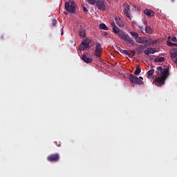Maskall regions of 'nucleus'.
<instances>
[{
	"instance_id": "2eb2a0df",
	"label": "nucleus",
	"mask_w": 177,
	"mask_h": 177,
	"mask_svg": "<svg viewBox=\"0 0 177 177\" xmlns=\"http://www.w3.org/2000/svg\"><path fill=\"white\" fill-rule=\"evenodd\" d=\"M119 37L123 40L127 39L129 38H131V37L129 36V35H127L122 32H119L118 33H116Z\"/></svg>"
},
{
	"instance_id": "bb28decb",
	"label": "nucleus",
	"mask_w": 177,
	"mask_h": 177,
	"mask_svg": "<svg viewBox=\"0 0 177 177\" xmlns=\"http://www.w3.org/2000/svg\"><path fill=\"white\" fill-rule=\"evenodd\" d=\"M88 1V3L90 5H95L97 3V1L96 0H87Z\"/></svg>"
},
{
	"instance_id": "f257e3e1",
	"label": "nucleus",
	"mask_w": 177,
	"mask_h": 177,
	"mask_svg": "<svg viewBox=\"0 0 177 177\" xmlns=\"http://www.w3.org/2000/svg\"><path fill=\"white\" fill-rule=\"evenodd\" d=\"M156 73L161 77H156L153 82H155L156 86L161 87L165 84V81L169 76V67H167V66H165L164 68L158 66L156 68Z\"/></svg>"
},
{
	"instance_id": "aec40b11",
	"label": "nucleus",
	"mask_w": 177,
	"mask_h": 177,
	"mask_svg": "<svg viewBox=\"0 0 177 177\" xmlns=\"http://www.w3.org/2000/svg\"><path fill=\"white\" fill-rule=\"evenodd\" d=\"M165 61V58L164 57H158L155 59L156 63H162Z\"/></svg>"
},
{
	"instance_id": "f3484780",
	"label": "nucleus",
	"mask_w": 177,
	"mask_h": 177,
	"mask_svg": "<svg viewBox=\"0 0 177 177\" xmlns=\"http://www.w3.org/2000/svg\"><path fill=\"white\" fill-rule=\"evenodd\" d=\"M167 44L169 46H176L175 48H173V53H177V44H174L171 42V40H167Z\"/></svg>"
},
{
	"instance_id": "20e7f679",
	"label": "nucleus",
	"mask_w": 177,
	"mask_h": 177,
	"mask_svg": "<svg viewBox=\"0 0 177 177\" xmlns=\"http://www.w3.org/2000/svg\"><path fill=\"white\" fill-rule=\"evenodd\" d=\"M60 160L59 153H54L47 157V160L50 162H57Z\"/></svg>"
},
{
	"instance_id": "412c9836",
	"label": "nucleus",
	"mask_w": 177,
	"mask_h": 177,
	"mask_svg": "<svg viewBox=\"0 0 177 177\" xmlns=\"http://www.w3.org/2000/svg\"><path fill=\"white\" fill-rule=\"evenodd\" d=\"M147 46H145V45H141L140 46V47L137 49V51H138V53H143V50H145V48H146Z\"/></svg>"
},
{
	"instance_id": "9b49d317",
	"label": "nucleus",
	"mask_w": 177,
	"mask_h": 177,
	"mask_svg": "<svg viewBox=\"0 0 177 177\" xmlns=\"http://www.w3.org/2000/svg\"><path fill=\"white\" fill-rule=\"evenodd\" d=\"M115 21H116L117 26L123 28L124 26V23L121 19V17H115Z\"/></svg>"
},
{
	"instance_id": "a878e982",
	"label": "nucleus",
	"mask_w": 177,
	"mask_h": 177,
	"mask_svg": "<svg viewBox=\"0 0 177 177\" xmlns=\"http://www.w3.org/2000/svg\"><path fill=\"white\" fill-rule=\"evenodd\" d=\"M155 70L154 69H151L147 71V75L148 77H151L153 74H154Z\"/></svg>"
},
{
	"instance_id": "f704fd0d",
	"label": "nucleus",
	"mask_w": 177,
	"mask_h": 177,
	"mask_svg": "<svg viewBox=\"0 0 177 177\" xmlns=\"http://www.w3.org/2000/svg\"><path fill=\"white\" fill-rule=\"evenodd\" d=\"M54 143H55L57 146H58L59 147H60V144L58 145V144H57V142H54Z\"/></svg>"
},
{
	"instance_id": "6e6552de",
	"label": "nucleus",
	"mask_w": 177,
	"mask_h": 177,
	"mask_svg": "<svg viewBox=\"0 0 177 177\" xmlns=\"http://www.w3.org/2000/svg\"><path fill=\"white\" fill-rule=\"evenodd\" d=\"M130 8H131L130 5L126 4L124 6V9H123V12L126 15V17H128L129 19H131V13L129 12L130 11Z\"/></svg>"
},
{
	"instance_id": "9d476101",
	"label": "nucleus",
	"mask_w": 177,
	"mask_h": 177,
	"mask_svg": "<svg viewBox=\"0 0 177 177\" xmlns=\"http://www.w3.org/2000/svg\"><path fill=\"white\" fill-rule=\"evenodd\" d=\"M157 43L156 40H152L151 38H148L145 41V47H147L149 46L154 45Z\"/></svg>"
},
{
	"instance_id": "7ed1b4c3",
	"label": "nucleus",
	"mask_w": 177,
	"mask_h": 177,
	"mask_svg": "<svg viewBox=\"0 0 177 177\" xmlns=\"http://www.w3.org/2000/svg\"><path fill=\"white\" fill-rule=\"evenodd\" d=\"M129 80H130L131 84H135L137 85H142L144 84L143 77H138L133 74H130V75H129Z\"/></svg>"
},
{
	"instance_id": "dca6fc26",
	"label": "nucleus",
	"mask_w": 177,
	"mask_h": 177,
	"mask_svg": "<svg viewBox=\"0 0 177 177\" xmlns=\"http://www.w3.org/2000/svg\"><path fill=\"white\" fill-rule=\"evenodd\" d=\"M144 14L147 15V16H148L149 17H153L155 16L154 11H153L152 10H149V9H145L144 11Z\"/></svg>"
},
{
	"instance_id": "4be33fe9",
	"label": "nucleus",
	"mask_w": 177,
	"mask_h": 177,
	"mask_svg": "<svg viewBox=\"0 0 177 177\" xmlns=\"http://www.w3.org/2000/svg\"><path fill=\"white\" fill-rule=\"evenodd\" d=\"M130 35L134 39H136V38L139 37V34L138 33V32H130Z\"/></svg>"
},
{
	"instance_id": "cd10ccee",
	"label": "nucleus",
	"mask_w": 177,
	"mask_h": 177,
	"mask_svg": "<svg viewBox=\"0 0 177 177\" xmlns=\"http://www.w3.org/2000/svg\"><path fill=\"white\" fill-rule=\"evenodd\" d=\"M138 28H139L140 31H141V32H142V34L145 35V28H144L143 26H138Z\"/></svg>"
},
{
	"instance_id": "0eeeda50",
	"label": "nucleus",
	"mask_w": 177,
	"mask_h": 177,
	"mask_svg": "<svg viewBox=\"0 0 177 177\" xmlns=\"http://www.w3.org/2000/svg\"><path fill=\"white\" fill-rule=\"evenodd\" d=\"M124 41H125L126 45H127V46L129 47L133 48L135 47L136 45L135 40L131 37L125 39H124Z\"/></svg>"
},
{
	"instance_id": "f03ea898",
	"label": "nucleus",
	"mask_w": 177,
	"mask_h": 177,
	"mask_svg": "<svg viewBox=\"0 0 177 177\" xmlns=\"http://www.w3.org/2000/svg\"><path fill=\"white\" fill-rule=\"evenodd\" d=\"M69 2H65V10L71 14H75V11L77 10V7L75 3V1L69 0Z\"/></svg>"
},
{
	"instance_id": "ddd939ff",
	"label": "nucleus",
	"mask_w": 177,
	"mask_h": 177,
	"mask_svg": "<svg viewBox=\"0 0 177 177\" xmlns=\"http://www.w3.org/2000/svg\"><path fill=\"white\" fill-rule=\"evenodd\" d=\"M82 60L84 62V63L86 64H91L93 59L91 57H86V55H82Z\"/></svg>"
},
{
	"instance_id": "a211bd4d",
	"label": "nucleus",
	"mask_w": 177,
	"mask_h": 177,
	"mask_svg": "<svg viewBox=\"0 0 177 177\" xmlns=\"http://www.w3.org/2000/svg\"><path fill=\"white\" fill-rule=\"evenodd\" d=\"M170 57H171L172 61L176 64L177 66V53H171L170 54Z\"/></svg>"
},
{
	"instance_id": "473e14b6",
	"label": "nucleus",
	"mask_w": 177,
	"mask_h": 177,
	"mask_svg": "<svg viewBox=\"0 0 177 177\" xmlns=\"http://www.w3.org/2000/svg\"><path fill=\"white\" fill-rule=\"evenodd\" d=\"M171 41H172L173 42H176V41H177V38H176V37H172Z\"/></svg>"
},
{
	"instance_id": "6ab92c4d",
	"label": "nucleus",
	"mask_w": 177,
	"mask_h": 177,
	"mask_svg": "<svg viewBox=\"0 0 177 177\" xmlns=\"http://www.w3.org/2000/svg\"><path fill=\"white\" fill-rule=\"evenodd\" d=\"M145 33L148 34V35H151L153 34V30L151 29V28H150L149 26H147L145 28Z\"/></svg>"
},
{
	"instance_id": "423d86ee",
	"label": "nucleus",
	"mask_w": 177,
	"mask_h": 177,
	"mask_svg": "<svg viewBox=\"0 0 177 177\" xmlns=\"http://www.w3.org/2000/svg\"><path fill=\"white\" fill-rule=\"evenodd\" d=\"M97 8L100 10H106V2L105 0H97Z\"/></svg>"
},
{
	"instance_id": "c9c22d12",
	"label": "nucleus",
	"mask_w": 177,
	"mask_h": 177,
	"mask_svg": "<svg viewBox=\"0 0 177 177\" xmlns=\"http://www.w3.org/2000/svg\"><path fill=\"white\" fill-rule=\"evenodd\" d=\"M64 35V30H63V28H62V36H63Z\"/></svg>"
},
{
	"instance_id": "b1692460",
	"label": "nucleus",
	"mask_w": 177,
	"mask_h": 177,
	"mask_svg": "<svg viewBox=\"0 0 177 177\" xmlns=\"http://www.w3.org/2000/svg\"><path fill=\"white\" fill-rule=\"evenodd\" d=\"M140 73H141V67L138 66V67L136 68V71H134V75H138Z\"/></svg>"
},
{
	"instance_id": "1a4fd4ad",
	"label": "nucleus",
	"mask_w": 177,
	"mask_h": 177,
	"mask_svg": "<svg viewBox=\"0 0 177 177\" xmlns=\"http://www.w3.org/2000/svg\"><path fill=\"white\" fill-rule=\"evenodd\" d=\"M86 48H89V43L86 41H82L80 46H79V50H85Z\"/></svg>"
},
{
	"instance_id": "f8f14e48",
	"label": "nucleus",
	"mask_w": 177,
	"mask_h": 177,
	"mask_svg": "<svg viewBox=\"0 0 177 177\" xmlns=\"http://www.w3.org/2000/svg\"><path fill=\"white\" fill-rule=\"evenodd\" d=\"M156 53H157V50L153 48H147V50L144 51L145 55H149L151 54H155Z\"/></svg>"
},
{
	"instance_id": "c756f323",
	"label": "nucleus",
	"mask_w": 177,
	"mask_h": 177,
	"mask_svg": "<svg viewBox=\"0 0 177 177\" xmlns=\"http://www.w3.org/2000/svg\"><path fill=\"white\" fill-rule=\"evenodd\" d=\"M123 53H124L126 55H129L130 51L128 50H123Z\"/></svg>"
},
{
	"instance_id": "2f4dec72",
	"label": "nucleus",
	"mask_w": 177,
	"mask_h": 177,
	"mask_svg": "<svg viewBox=\"0 0 177 177\" xmlns=\"http://www.w3.org/2000/svg\"><path fill=\"white\" fill-rule=\"evenodd\" d=\"M83 11H84V12H88V10L86 8V7L84 5H83Z\"/></svg>"
},
{
	"instance_id": "393cba45",
	"label": "nucleus",
	"mask_w": 177,
	"mask_h": 177,
	"mask_svg": "<svg viewBox=\"0 0 177 177\" xmlns=\"http://www.w3.org/2000/svg\"><path fill=\"white\" fill-rule=\"evenodd\" d=\"M113 32L115 34H118L119 32H122L121 30H120V28L118 27H117V26L116 27H113Z\"/></svg>"
},
{
	"instance_id": "72a5a7b5",
	"label": "nucleus",
	"mask_w": 177,
	"mask_h": 177,
	"mask_svg": "<svg viewBox=\"0 0 177 177\" xmlns=\"http://www.w3.org/2000/svg\"><path fill=\"white\" fill-rule=\"evenodd\" d=\"M111 26H112V27H113V28H114V27H117V26H116V24H115V22H114V21H112V22H111Z\"/></svg>"
},
{
	"instance_id": "5701e85b",
	"label": "nucleus",
	"mask_w": 177,
	"mask_h": 177,
	"mask_svg": "<svg viewBox=\"0 0 177 177\" xmlns=\"http://www.w3.org/2000/svg\"><path fill=\"white\" fill-rule=\"evenodd\" d=\"M100 28L101 30H109V28L106 26L105 24H100Z\"/></svg>"
},
{
	"instance_id": "4468645a",
	"label": "nucleus",
	"mask_w": 177,
	"mask_h": 177,
	"mask_svg": "<svg viewBox=\"0 0 177 177\" xmlns=\"http://www.w3.org/2000/svg\"><path fill=\"white\" fill-rule=\"evenodd\" d=\"M136 42L140 44H144L145 42L146 41V39L147 38L146 37H138L137 38H135Z\"/></svg>"
},
{
	"instance_id": "7c9ffc66",
	"label": "nucleus",
	"mask_w": 177,
	"mask_h": 177,
	"mask_svg": "<svg viewBox=\"0 0 177 177\" xmlns=\"http://www.w3.org/2000/svg\"><path fill=\"white\" fill-rule=\"evenodd\" d=\"M52 24L53 26H56V25L57 24V21L56 19H53L52 21Z\"/></svg>"
},
{
	"instance_id": "e433bc0d",
	"label": "nucleus",
	"mask_w": 177,
	"mask_h": 177,
	"mask_svg": "<svg viewBox=\"0 0 177 177\" xmlns=\"http://www.w3.org/2000/svg\"><path fill=\"white\" fill-rule=\"evenodd\" d=\"M64 15H68V12H67L66 11H64Z\"/></svg>"
},
{
	"instance_id": "39448f33",
	"label": "nucleus",
	"mask_w": 177,
	"mask_h": 177,
	"mask_svg": "<svg viewBox=\"0 0 177 177\" xmlns=\"http://www.w3.org/2000/svg\"><path fill=\"white\" fill-rule=\"evenodd\" d=\"M102 44L100 43H97L95 44V56L97 57H102Z\"/></svg>"
},
{
	"instance_id": "c85d7f7f",
	"label": "nucleus",
	"mask_w": 177,
	"mask_h": 177,
	"mask_svg": "<svg viewBox=\"0 0 177 177\" xmlns=\"http://www.w3.org/2000/svg\"><path fill=\"white\" fill-rule=\"evenodd\" d=\"M79 35L81 37H85V32H84L83 30H81L80 32H79Z\"/></svg>"
}]
</instances>
